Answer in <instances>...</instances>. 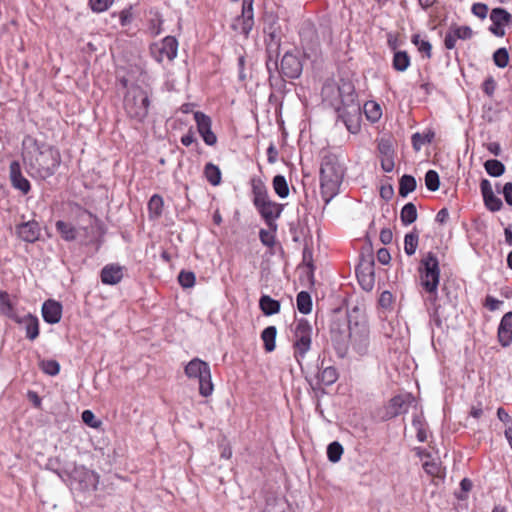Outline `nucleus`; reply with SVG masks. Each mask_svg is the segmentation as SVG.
Returning <instances> with one entry per match:
<instances>
[{
    "instance_id": "nucleus-2",
    "label": "nucleus",
    "mask_w": 512,
    "mask_h": 512,
    "mask_svg": "<svg viewBox=\"0 0 512 512\" xmlns=\"http://www.w3.org/2000/svg\"><path fill=\"white\" fill-rule=\"evenodd\" d=\"M338 94L339 100L332 103L338 118L350 133L357 134L361 129V107L353 84L342 82L338 87Z\"/></svg>"
},
{
    "instance_id": "nucleus-64",
    "label": "nucleus",
    "mask_w": 512,
    "mask_h": 512,
    "mask_svg": "<svg viewBox=\"0 0 512 512\" xmlns=\"http://www.w3.org/2000/svg\"><path fill=\"white\" fill-rule=\"evenodd\" d=\"M503 194L506 202L512 206V183H506L503 188Z\"/></svg>"
},
{
    "instance_id": "nucleus-24",
    "label": "nucleus",
    "mask_w": 512,
    "mask_h": 512,
    "mask_svg": "<svg viewBox=\"0 0 512 512\" xmlns=\"http://www.w3.org/2000/svg\"><path fill=\"white\" fill-rule=\"evenodd\" d=\"M57 232L61 235L65 241H74L77 238L76 228L65 221L58 220L55 224Z\"/></svg>"
},
{
    "instance_id": "nucleus-58",
    "label": "nucleus",
    "mask_w": 512,
    "mask_h": 512,
    "mask_svg": "<svg viewBox=\"0 0 512 512\" xmlns=\"http://www.w3.org/2000/svg\"><path fill=\"white\" fill-rule=\"evenodd\" d=\"M457 39L458 38L454 35L453 30L450 28L444 39L445 47L449 50L455 48Z\"/></svg>"
},
{
    "instance_id": "nucleus-36",
    "label": "nucleus",
    "mask_w": 512,
    "mask_h": 512,
    "mask_svg": "<svg viewBox=\"0 0 512 512\" xmlns=\"http://www.w3.org/2000/svg\"><path fill=\"white\" fill-rule=\"evenodd\" d=\"M164 201L163 198L154 194L148 202V211L151 217L158 218L162 215Z\"/></svg>"
},
{
    "instance_id": "nucleus-31",
    "label": "nucleus",
    "mask_w": 512,
    "mask_h": 512,
    "mask_svg": "<svg viewBox=\"0 0 512 512\" xmlns=\"http://www.w3.org/2000/svg\"><path fill=\"white\" fill-rule=\"evenodd\" d=\"M204 176L207 181L213 185L218 186L221 183V171L218 166L213 163H207L204 167Z\"/></svg>"
},
{
    "instance_id": "nucleus-48",
    "label": "nucleus",
    "mask_w": 512,
    "mask_h": 512,
    "mask_svg": "<svg viewBox=\"0 0 512 512\" xmlns=\"http://www.w3.org/2000/svg\"><path fill=\"white\" fill-rule=\"evenodd\" d=\"M81 417L82 421L91 428L98 429L102 425V422L95 417L91 410H84Z\"/></svg>"
},
{
    "instance_id": "nucleus-42",
    "label": "nucleus",
    "mask_w": 512,
    "mask_h": 512,
    "mask_svg": "<svg viewBox=\"0 0 512 512\" xmlns=\"http://www.w3.org/2000/svg\"><path fill=\"white\" fill-rule=\"evenodd\" d=\"M412 425L416 429V436L420 442H425L427 440V432L425 428V422L423 418L419 415L415 416L412 420Z\"/></svg>"
},
{
    "instance_id": "nucleus-41",
    "label": "nucleus",
    "mask_w": 512,
    "mask_h": 512,
    "mask_svg": "<svg viewBox=\"0 0 512 512\" xmlns=\"http://www.w3.org/2000/svg\"><path fill=\"white\" fill-rule=\"evenodd\" d=\"M485 170L487 173L494 177H499L504 173L505 167L498 160H488L484 164Z\"/></svg>"
},
{
    "instance_id": "nucleus-23",
    "label": "nucleus",
    "mask_w": 512,
    "mask_h": 512,
    "mask_svg": "<svg viewBox=\"0 0 512 512\" xmlns=\"http://www.w3.org/2000/svg\"><path fill=\"white\" fill-rule=\"evenodd\" d=\"M19 323H24L26 337L30 340H35L39 335V321L36 316L28 314L22 319H19Z\"/></svg>"
},
{
    "instance_id": "nucleus-54",
    "label": "nucleus",
    "mask_w": 512,
    "mask_h": 512,
    "mask_svg": "<svg viewBox=\"0 0 512 512\" xmlns=\"http://www.w3.org/2000/svg\"><path fill=\"white\" fill-rule=\"evenodd\" d=\"M472 482L468 478H464L460 483V491L455 492V496L460 500H465L468 497V493L472 489Z\"/></svg>"
},
{
    "instance_id": "nucleus-62",
    "label": "nucleus",
    "mask_w": 512,
    "mask_h": 512,
    "mask_svg": "<svg viewBox=\"0 0 512 512\" xmlns=\"http://www.w3.org/2000/svg\"><path fill=\"white\" fill-rule=\"evenodd\" d=\"M380 241L385 244V245H388L392 242L393 240V233L391 231V229L389 228H383L381 231H380Z\"/></svg>"
},
{
    "instance_id": "nucleus-13",
    "label": "nucleus",
    "mask_w": 512,
    "mask_h": 512,
    "mask_svg": "<svg viewBox=\"0 0 512 512\" xmlns=\"http://www.w3.org/2000/svg\"><path fill=\"white\" fill-rule=\"evenodd\" d=\"M303 65L296 53L286 52L280 63V73L283 77L296 79L302 73Z\"/></svg>"
},
{
    "instance_id": "nucleus-57",
    "label": "nucleus",
    "mask_w": 512,
    "mask_h": 512,
    "mask_svg": "<svg viewBox=\"0 0 512 512\" xmlns=\"http://www.w3.org/2000/svg\"><path fill=\"white\" fill-rule=\"evenodd\" d=\"M162 23H163V21L159 17V15H156V18L152 19L150 21L149 29H150V32H151L152 35L157 36V35H159L162 32V28H161Z\"/></svg>"
},
{
    "instance_id": "nucleus-27",
    "label": "nucleus",
    "mask_w": 512,
    "mask_h": 512,
    "mask_svg": "<svg viewBox=\"0 0 512 512\" xmlns=\"http://www.w3.org/2000/svg\"><path fill=\"white\" fill-rule=\"evenodd\" d=\"M434 137L435 133L431 130L424 133H414L411 137L413 149L417 152L420 151L425 144L431 143Z\"/></svg>"
},
{
    "instance_id": "nucleus-59",
    "label": "nucleus",
    "mask_w": 512,
    "mask_h": 512,
    "mask_svg": "<svg viewBox=\"0 0 512 512\" xmlns=\"http://www.w3.org/2000/svg\"><path fill=\"white\" fill-rule=\"evenodd\" d=\"M377 260L379 263L387 265L391 260L389 251L386 248H380L377 251Z\"/></svg>"
},
{
    "instance_id": "nucleus-60",
    "label": "nucleus",
    "mask_w": 512,
    "mask_h": 512,
    "mask_svg": "<svg viewBox=\"0 0 512 512\" xmlns=\"http://www.w3.org/2000/svg\"><path fill=\"white\" fill-rule=\"evenodd\" d=\"M267 160L270 164H274L278 160V150L274 143H270L269 147L267 148Z\"/></svg>"
},
{
    "instance_id": "nucleus-17",
    "label": "nucleus",
    "mask_w": 512,
    "mask_h": 512,
    "mask_svg": "<svg viewBox=\"0 0 512 512\" xmlns=\"http://www.w3.org/2000/svg\"><path fill=\"white\" fill-rule=\"evenodd\" d=\"M40 226L35 220L27 221L16 227L18 237L28 243L36 242L40 237Z\"/></svg>"
},
{
    "instance_id": "nucleus-51",
    "label": "nucleus",
    "mask_w": 512,
    "mask_h": 512,
    "mask_svg": "<svg viewBox=\"0 0 512 512\" xmlns=\"http://www.w3.org/2000/svg\"><path fill=\"white\" fill-rule=\"evenodd\" d=\"M380 150L383 153V156L381 157V168L385 172H392L395 166L392 153L389 150L383 151L381 148Z\"/></svg>"
},
{
    "instance_id": "nucleus-45",
    "label": "nucleus",
    "mask_w": 512,
    "mask_h": 512,
    "mask_svg": "<svg viewBox=\"0 0 512 512\" xmlns=\"http://www.w3.org/2000/svg\"><path fill=\"white\" fill-rule=\"evenodd\" d=\"M265 41L268 53H271L273 49L278 53L280 48V36L276 30L269 32L268 38Z\"/></svg>"
},
{
    "instance_id": "nucleus-50",
    "label": "nucleus",
    "mask_w": 512,
    "mask_h": 512,
    "mask_svg": "<svg viewBox=\"0 0 512 512\" xmlns=\"http://www.w3.org/2000/svg\"><path fill=\"white\" fill-rule=\"evenodd\" d=\"M275 231L272 228L270 230L261 229L259 231V238L263 245L272 247L275 244Z\"/></svg>"
},
{
    "instance_id": "nucleus-43",
    "label": "nucleus",
    "mask_w": 512,
    "mask_h": 512,
    "mask_svg": "<svg viewBox=\"0 0 512 512\" xmlns=\"http://www.w3.org/2000/svg\"><path fill=\"white\" fill-rule=\"evenodd\" d=\"M425 185L430 191H437L440 186L439 175L435 170H428L425 174Z\"/></svg>"
},
{
    "instance_id": "nucleus-55",
    "label": "nucleus",
    "mask_w": 512,
    "mask_h": 512,
    "mask_svg": "<svg viewBox=\"0 0 512 512\" xmlns=\"http://www.w3.org/2000/svg\"><path fill=\"white\" fill-rule=\"evenodd\" d=\"M357 278H358V281H359L360 285L362 286V288L364 290L370 291V290L373 289V286H374V274H373V272H371L368 275L357 273Z\"/></svg>"
},
{
    "instance_id": "nucleus-47",
    "label": "nucleus",
    "mask_w": 512,
    "mask_h": 512,
    "mask_svg": "<svg viewBox=\"0 0 512 512\" xmlns=\"http://www.w3.org/2000/svg\"><path fill=\"white\" fill-rule=\"evenodd\" d=\"M42 371L48 375L55 376L60 371V365L56 360H43L40 363Z\"/></svg>"
},
{
    "instance_id": "nucleus-40",
    "label": "nucleus",
    "mask_w": 512,
    "mask_h": 512,
    "mask_svg": "<svg viewBox=\"0 0 512 512\" xmlns=\"http://www.w3.org/2000/svg\"><path fill=\"white\" fill-rule=\"evenodd\" d=\"M343 451V447L339 442L334 441L330 443L327 447V457L329 461L333 463L338 462L341 459Z\"/></svg>"
},
{
    "instance_id": "nucleus-15",
    "label": "nucleus",
    "mask_w": 512,
    "mask_h": 512,
    "mask_svg": "<svg viewBox=\"0 0 512 512\" xmlns=\"http://www.w3.org/2000/svg\"><path fill=\"white\" fill-rule=\"evenodd\" d=\"M9 176L12 186L21 191L24 195L31 190L30 182L23 176L21 166L18 161H12L9 167Z\"/></svg>"
},
{
    "instance_id": "nucleus-35",
    "label": "nucleus",
    "mask_w": 512,
    "mask_h": 512,
    "mask_svg": "<svg viewBox=\"0 0 512 512\" xmlns=\"http://www.w3.org/2000/svg\"><path fill=\"white\" fill-rule=\"evenodd\" d=\"M401 222L404 225H410L417 219V209L413 203H407L403 206L400 213Z\"/></svg>"
},
{
    "instance_id": "nucleus-30",
    "label": "nucleus",
    "mask_w": 512,
    "mask_h": 512,
    "mask_svg": "<svg viewBox=\"0 0 512 512\" xmlns=\"http://www.w3.org/2000/svg\"><path fill=\"white\" fill-rule=\"evenodd\" d=\"M366 118L372 122H377L382 116L381 106L375 101H367L363 106Z\"/></svg>"
},
{
    "instance_id": "nucleus-14",
    "label": "nucleus",
    "mask_w": 512,
    "mask_h": 512,
    "mask_svg": "<svg viewBox=\"0 0 512 512\" xmlns=\"http://www.w3.org/2000/svg\"><path fill=\"white\" fill-rule=\"evenodd\" d=\"M415 399L410 393L394 396L388 403L386 414L389 418L408 412Z\"/></svg>"
},
{
    "instance_id": "nucleus-4",
    "label": "nucleus",
    "mask_w": 512,
    "mask_h": 512,
    "mask_svg": "<svg viewBox=\"0 0 512 512\" xmlns=\"http://www.w3.org/2000/svg\"><path fill=\"white\" fill-rule=\"evenodd\" d=\"M344 175L345 168L337 156L329 154L323 157L320 167V191L326 203L339 193Z\"/></svg>"
},
{
    "instance_id": "nucleus-5",
    "label": "nucleus",
    "mask_w": 512,
    "mask_h": 512,
    "mask_svg": "<svg viewBox=\"0 0 512 512\" xmlns=\"http://www.w3.org/2000/svg\"><path fill=\"white\" fill-rule=\"evenodd\" d=\"M418 273L421 287L429 295V300L435 303L440 281V267L436 254L428 252L422 257Z\"/></svg>"
},
{
    "instance_id": "nucleus-63",
    "label": "nucleus",
    "mask_w": 512,
    "mask_h": 512,
    "mask_svg": "<svg viewBox=\"0 0 512 512\" xmlns=\"http://www.w3.org/2000/svg\"><path fill=\"white\" fill-rule=\"evenodd\" d=\"M497 416L499 420L505 425L506 428L508 427V425L512 424V418L503 408L498 409Z\"/></svg>"
},
{
    "instance_id": "nucleus-39",
    "label": "nucleus",
    "mask_w": 512,
    "mask_h": 512,
    "mask_svg": "<svg viewBox=\"0 0 512 512\" xmlns=\"http://www.w3.org/2000/svg\"><path fill=\"white\" fill-rule=\"evenodd\" d=\"M319 379L325 385H331L335 383L338 379L337 369L333 366L324 368L319 374Z\"/></svg>"
},
{
    "instance_id": "nucleus-32",
    "label": "nucleus",
    "mask_w": 512,
    "mask_h": 512,
    "mask_svg": "<svg viewBox=\"0 0 512 512\" xmlns=\"http://www.w3.org/2000/svg\"><path fill=\"white\" fill-rule=\"evenodd\" d=\"M272 187L276 195L280 198H287L289 196V186L286 178L283 175H276L272 180Z\"/></svg>"
},
{
    "instance_id": "nucleus-52",
    "label": "nucleus",
    "mask_w": 512,
    "mask_h": 512,
    "mask_svg": "<svg viewBox=\"0 0 512 512\" xmlns=\"http://www.w3.org/2000/svg\"><path fill=\"white\" fill-rule=\"evenodd\" d=\"M450 28L453 30L454 35L461 40L470 39L473 35V31L469 26L452 25Z\"/></svg>"
},
{
    "instance_id": "nucleus-18",
    "label": "nucleus",
    "mask_w": 512,
    "mask_h": 512,
    "mask_svg": "<svg viewBox=\"0 0 512 512\" xmlns=\"http://www.w3.org/2000/svg\"><path fill=\"white\" fill-rule=\"evenodd\" d=\"M42 316L45 322L56 324L62 317V305L60 302L49 299L42 305Z\"/></svg>"
},
{
    "instance_id": "nucleus-28",
    "label": "nucleus",
    "mask_w": 512,
    "mask_h": 512,
    "mask_svg": "<svg viewBox=\"0 0 512 512\" xmlns=\"http://www.w3.org/2000/svg\"><path fill=\"white\" fill-rule=\"evenodd\" d=\"M276 335L277 329L275 326H268L262 331L261 339L264 343V348L267 352H272L275 350Z\"/></svg>"
},
{
    "instance_id": "nucleus-21",
    "label": "nucleus",
    "mask_w": 512,
    "mask_h": 512,
    "mask_svg": "<svg viewBox=\"0 0 512 512\" xmlns=\"http://www.w3.org/2000/svg\"><path fill=\"white\" fill-rule=\"evenodd\" d=\"M0 312L14 321H19L14 304L6 291H0Z\"/></svg>"
},
{
    "instance_id": "nucleus-34",
    "label": "nucleus",
    "mask_w": 512,
    "mask_h": 512,
    "mask_svg": "<svg viewBox=\"0 0 512 512\" xmlns=\"http://www.w3.org/2000/svg\"><path fill=\"white\" fill-rule=\"evenodd\" d=\"M297 309L302 314H309L312 310V299L308 292L301 291L296 298Z\"/></svg>"
},
{
    "instance_id": "nucleus-9",
    "label": "nucleus",
    "mask_w": 512,
    "mask_h": 512,
    "mask_svg": "<svg viewBox=\"0 0 512 512\" xmlns=\"http://www.w3.org/2000/svg\"><path fill=\"white\" fill-rule=\"evenodd\" d=\"M150 100L148 94L141 88L127 93L124 108L128 116L138 122H143L148 116Z\"/></svg>"
},
{
    "instance_id": "nucleus-22",
    "label": "nucleus",
    "mask_w": 512,
    "mask_h": 512,
    "mask_svg": "<svg viewBox=\"0 0 512 512\" xmlns=\"http://www.w3.org/2000/svg\"><path fill=\"white\" fill-rule=\"evenodd\" d=\"M259 307L264 315L271 316L279 313L280 302L271 298L269 295H262L259 300Z\"/></svg>"
},
{
    "instance_id": "nucleus-7",
    "label": "nucleus",
    "mask_w": 512,
    "mask_h": 512,
    "mask_svg": "<svg viewBox=\"0 0 512 512\" xmlns=\"http://www.w3.org/2000/svg\"><path fill=\"white\" fill-rule=\"evenodd\" d=\"M184 373L189 379H197L199 382V393L203 397H209L214 391L212 383L211 369L207 362L200 358L190 360L185 368Z\"/></svg>"
},
{
    "instance_id": "nucleus-38",
    "label": "nucleus",
    "mask_w": 512,
    "mask_h": 512,
    "mask_svg": "<svg viewBox=\"0 0 512 512\" xmlns=\"http://www.w3.org/2000/svg\"><path fill=\"white\" fill-rule=\"evenodd\" d=\"M419 242V235L417 232H411L405 235L404 238V251L408 256L415 254Z\"/></svg>"
},
{
    "instance_id": "nucleus-29",
    "label": "nucleus",
    "mask_w": 512,
    "mask_h": 512,
    "mask_svg": "<svg viewBox=\"0 0 512 512\" xmlns=\"http://www.w3.org/2000/svg\"><path fill=\"white\" fill-rule=\"evenodd\" d=\"M332 344L339 358H344L348 354L349 341H346L340 332H335L332 335Z\"/></svg>"
},
{
    "instance_id": "nucleus-46",
    "label": "nucleus",
    "mask_w": 512,
    "mask_h": 512,
    "mask_svg": "<svg viewBox=\"0 0 512 512\" xmlns=\"http://www.w3.org/2000/svg\"><path fill=\"white\" fill-rule=\"evenodd\" d=\"M423 469L428 475L433 477H438L441 473L440 463L431 458L423 462Z\"/></svg>"
},
{
    "instance_id": "nucleus-37",
    "label": "nucleus",
    "mask_w": 512,
    "mask_h": 512,
    "mask_svg": "<svg viewBox=\"0 0 512 512\" xmlns=\"http://www.w3.org/2000/svg\"><path fill=\"white\" fill-rule=\"evenodd\" d=\"M411 42L417 47L418 51L428 59L432 56V46L429 41L421 39L420 35L415 34L411 38Z\"/></svg>"
},
{
    "instance_id": "nucleus-3",
    "label": "nucleus",
    "mask_w": 512,
    "mask_h": 512,
    "mask_svg": "<svg viewBox=\"0 0 512 512\" xmlns=\"http://www.w3.org/2000/svg\"><path fill=\"white\" fill-rule=\"evenodd\" d=\"M252 203L265 224L277 229L276 220L281 216L284 206L271 199L265 182L259 177L250 180Z\"/></svg>"
},
{
    "instance_id": "nucleus-6",
    "label": "nucleus",
    "mask_w": 512,
    "mask_h": 512,
    "mask_svg": "<svg viewBox=\"0 0 512 512\" xmlns=\"http://www.w3.org/2000/svg\"><path fill=\"white\" fill-rule=\"evenodd\" d=\"M291 331L293 356L301 364L311 349L313 328L308 320L301 318L294 322Z\"/></svg>"
},
{
    "instance_id": "nucleus-12",
    "label": "nucleus",
    "mask_w": 512,
    "mask_h": 512,
    "mask_svg": "<svg viewBox=\"0 0 512 512\" xmlns=\"http://www.w3.org/2000/svg\"><path fill=\"white\" fill-rule=\"evenodd\" d=\"M197 131L202 137L204 143L208 146H214L217 143V136L212 131V119L201 111L193 113Z\"/></svg>"
},
{
    "instance_id": "nucleus-53",
    "label": "nucleus",
    "mask_w": 512,
    "mask_h": 512,
    "mask_svg": "<svg viewBox=\"0 0 512 512\" xmlns=\"http://www.w3.org/2000/svg\"><path fill=\"white\" fill-rule=\"evenodd\" d=\"M113 2L114 0H89V5L93 12L101 13L106 11Z\"/></svg>"
},
{
    "instance_id": "nucleus-16",
    "label": "nucleus",
    "mask_w": 512,
    "mask_h": 512,
    "mask_svg": "<svg viewBox=\"0 0 512 512\" xmlns=\"http://www.w3.org/2000/svg\"><path fill=\"white\" fill-rule=\"evenodd\" d=\"M510 18L511 15L506 10L502 8L493 9L490 14V19L492 21L490 31L498 37L504 36V27L509 23Z\"/></svg>"
},
{
    "instance_id": "nucleus-19",
    "label": "nucleus",
    "mask_w": 512,
    "mask_h": 512,
    "mask_svg": "<svg viewBox=\"0 0 512 512\" xmlns=\"http://www.w3.org/2000/svg\"><path fill=\"white\" fill-rule=\"evenodd\" d=\"M124 268L119 264H107L105 265L100 274V278L103 284L116 285L123 279Z\"/></svg>"
},
{
    "instance_id": "nucleus-61",
    "label": "nucleus",
    "mask_w": 512,
    "mask_h": 512,
    "mask_svg": "<svg viewBox=\"0 0 512 512\" xmlns=\"http://www.w3.org/2000/svg\"><path fill=\"white\" fill-rule=\"evenodd\" d=\"M131 19H132V12H131V8L123 9V10L119 13V20H120V24H121V26H126V25H128V24L131 22Z\"/></svg>"
},
{
    "instance_id": "nucleus-20",
    "label": "nucleus",
    "mask_w": 512,
    "mask_h": 512,
    "mask_svg": "<svg viewBox=\"0 0 512 512\" xmlns=\"http://www.w3.org/2000/svg\"><path fill=\"white\" fill-rule=\"evenodd\" d=\"M498 340L503 347H507L512 342V312L506 313L498 329Z\"/></svg>"
},
{
    "instance_id": "nucleus-56",
    "label": "nucleus",
    "mask_w": 512,
    "mask_h": 512,
    "mask_svg": "<svg viewBox=\"0 0 512 512\" xmlns=\"http://www.w3.org/2000/svg\"><path fill=\"white\" fill-rule=\"evenodd\" d=\"M393 302H394V297L390 291H383L378 300L379 305L384 309L391 308Z\"/></svg>"
},
{
    "instance_id": "nucleus-8",
    "label": "nucleus",
    "mask_w": 512,
    "mask_h": 512,
    "mask_svg": "<svg viewBox=\"0 0 512 512\" xmlns=\"http://www.w3.org/2000/svg\"><path fill=\"white\" fill-rule=\"evenodd\" d=\"M348 339L352 349L360 356L366 355L370 346V327L364 318L349 320Z\"/></svg>"
},
{
    "instance_id": "nucleus-1",
    "label": "nucleus",
    "mask_w": 512,
    "mask_h": 512,
    "mask_svg": "<svg viewBox=\"0 0 512 512\" xmlns=\"http://www.w3.org/2000/svg\"><path fill=\"white\" fill-rule=\"evenodd\" d=\"M22 160L31 177L46 180L56 173L62 157L55 146L26 135L22 140Z\"/></svg>"
},
{
    "instance_id": "nucleus-33",
    "label": "nucleus",
    "mask_w": 512,
    "mask_h": 512,
    "mask_svg": "<svg viewBox=\"0 0 512 512\" xmlns=\"http://www.w3.org/2000/svg\"><path fill=\"white\" fill-rule=\"evenodd\" d=\"M416 189V180L412 175H403L399 180V195L406 197Z\"/></svg>"
},
{
    "instance_id": "nucleus-25",
    "label": "nucleus",
    "mask_w": 512,
    "mask_h": 512,
    "mask_svg": "<svg viewBox=\"0 0 512 512\" xmlns=\"http://www.w3.org/2000/svg\"><path fill=\"white\" fill-rule=\"evenodd\" d=\"M411 59L406 51H395L392 60V67L397 72H404L410 66Z\"/></svg>"
},
{
    "instance_id": "nucleus-44",
    "label": "nucleus",
    "mask_w": 512,
    "mask_h": 512,
    "mask_svg": "<svg viewBox=\"0 0 512 512\" xmlns=\"http://www.w3.org/2000/svg\"><path fill=\"white\" fill-rule=\"evenodd\" d=\"M178 282L183 288H192L196 282L195 274L191 271L182 270L178 275Z\"/></svg>"
},
{
    "instance_id": "nucleus-49",
    "label": "nucleus",
    "mask_w": 512,
    "mask_h": 512,
    "mask_svg": "<svg viewBox=\"0 0 512 512\" xmlns=\"http://www.w3.org/2000/svg\"><path fill=\"white\" fill-rule=\"evenodd\" d=\"M493 60L495 65H497L498 67H506L509 62V55L507 50L505 48L498 49L493 55Z\"/></svg>"
},
{
    "instance_id": "nucleus-10",
    "label": "nucleus",
    "mask_w": 512,
    "mask_h": 512,
    "mask_svg": "<svg viewBox=\"0 0 512 512\" xmlns=\"http://www.w3.org/2000/svg\"><path fill=\"white\" fill-rule=\"evenodd\" d=\"M150 52L153 58L162 63L164 61H173L178 52V41L173 36H166L160 42L154 43L150 46Z\"/></svg>"
},
{
    "instance_id": "nucleus-26",
    "label": "nucleus",
    "mask_w": 512,
    "mask_h": 512,
    "mask_svg": "<svg viewBox=\"0 0 512 512\" xmlns=\"http://www.w3.org/2000/svg\"><path fill=\"white\" fill-rule=\"evenodd\" d=\"M489 182L486 180H482V194L484 196L486 206L492 210L497 211L502 206V201L494 196L491 192L488 191Z\"/></svg>"
},
{
    "instance_id": "nucleus-11",
    "label": "nucleus",
    "mask_w": 512,
    "mask_h": 512,
    "mask_svg": "<svg viewBox=\"0 0 512 512\" xmlns=\"http://www.w3.org/2000/svg\"><path fill=\"white\" fill-rule=\"evenodd\" d=\"M253 3L254 0H242V13L234 19L231 25L234 31L242 34L246 39L254 26Z\"/></svg>"
}]
</instances>
